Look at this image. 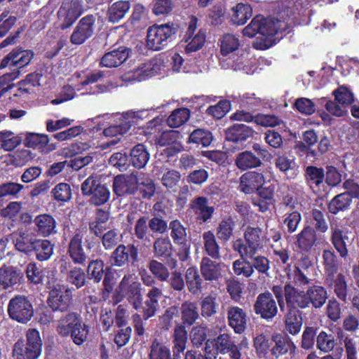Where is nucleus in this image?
Masks as SVG:
<instances>
[{"instance_id": "obj_1", "label": "nucleus", "mask_w": 359, "mask_h": 359, "mask_svg": "<svg viewBox=\"0 0 359 359\" xmlns=\"http://www.w3.org/2000/svg\"><path fill=\"white\" fill-rule=\"evenodd\" d=\"M311 6V0H286L278 18L262 16L261 36L257 39V48L268 49L282 38L276 36L283 32H290V28L300 24L302 15Z\"/></svg>"}, {"instance_id": "obj_2", "label": "nucleus", "mask_w": 359, "mask_h": 359, "mask_svg": "<svg viewBox=\"0 0 359 359\" xmlns=\"http://www.w3.org/2000/svg\"><path fill=\"white\" fill-rule=\"evenodd\" d=\"M271 291L282 312L285 309L298 311L309 309L306 291L299 290L291 283H286L283 285H273Z\"/></svg>"}, {"instance_id": "obj_3", "label": "nucleus", "mask_w": 359, "mask_h": 359, "mask_svg": "<svg viewBox=\"0 0 359 359\" xmlns=\"http://www.w3.org/2000/svg\"><path fill=\"white\" fill-rule=\"evenodd\" d=\"M269 241L260 227L248 225L243 231V238L234 241L232 248L240 256L252 255L262 250Z\"/></svg>"}, {"instance_id": "obj_4", "label": "nucleus", "mask_w": 359, "mask_h": 359, "mask_svg": "<svg viewBox=\"0 0 359 359\" xmlns=\"http://www.w3.org/2000/svg\"><path fill=\"white\" fill-rule=\"evenodd\" d=\"M24 185L11 181L0 184V215L1 217L13 220L22 208V202L10 201L5 207L8 199H18Z\"/></svg>"}, {"instance_id": "obj_5", "label": "nucleus", "mask_w": 359, "mask_h": 359, "mask_svg": "<svg viewBox=\"0 0 359 359\" xmlns=\"http://www.w3.org/2000/svg\"><path fill=\"white\" fill-rule=\"evenodd\" d=\"M181 323H177L174 327L172 337H175L177 346L183 349L187 341V327H191L199 318L197 305L191 301H184L179 308Z\"/></svg>"}, {"instance_id": "obj_6", "label": "nucleus", "mask_w": 359, "mask_h": 359, "mask_svg": "<svg viewBox=\"0 0 359 359\" xmlns=\"http://www.w3.org/2000/svg\"><path fill=\"white\" fill-rule=\"evenodd\" d=\"M178 32V27L173 22L154 25L148 28L146 46L148 49L158 51L173 41Z\"/></svg>"}, {"instance_id": "obj_7", "label": "nucleus", "mask_w": 359, "mask_h": 359, "mask_svg": "<svg viewBox=\"0 0 359 359\" xmlns=\"http://www.w3.org/2000/svg\"><path fill=\"white\" fill-rule=\"evenodd\" d=\"M26 339H18L13 348L15 359H38L42 352V340L39 332L34 328L27 330Z\"/></svg>"}, {"instance_id": "obj_8", "label": "nucleus", "mask_w": 359, "mask_h": 359, "mask_svg": "<svg viewBox=\"0 0 359 359\" xmlns=\"http://www.w3.org/2000/svg\"><path fill=\"white\" fill-rule=\"evenodd\" d=\"M83 13L82 0H62L57 11V28L62 31L70 28Z\"/></svg>"}, {"instance_id": "obj_9", "label": "nucleus", "mask_w": 359, "mask_h": 359, "mask_svg": "<svg viewBox=\"0 0 359 359\" xmlns=\"http://www.w3.org/2000/svg\"><path fill=\"white\" fill-rule=\"evenodd\" d=\"M258 156L251 151H244L239 153L235 159V164L241 170H248L257 168L263 165L262 160L269 161L272 158L271 154L259 143H254L252 146Z\"/></svg>"}, {"instance_id": "obj_10", "label": "nucleus", "mask_w": 359, "mask_h": 359, "mask_svg": "<svg viewBox=\"0 0 359 359\" xmlns=\"http://www.w3.org/2000/svg\"><path fill=\"white\" fill-rule=\"evenodd\" d=\"M111 266L121 268L122 270L135 266L139 262V249L134 243L119 244L111 252L109 257Z\"/></svg>"}, {"instance_id": "obj_11", "label": "nucleus", "mask_w": 359, "mask_h": 359, "mask_svg": "<svg viewBox=\"0 0 359 359\" xmlns=\"http://www.w3.org/2000/svg\"><path fill=\"white\" fill-rule=\"evenodd\" d=\"M74 289L65 285L54 286L48 293L47 304L53 312L65 313L73 305Z\"/></svg>"}, {"instance_id": "obj_12", "label": "nucleus", "mask_w": 359, "mask_h": 359, "mask_svg": "<svg viewBox=\"0 0 359 359\" xmlns=\"http://www.w3.org/2000/svg\"><path fill=\"white\" fill-rule=\"evenodd\" d=\"M168 229L173 243L177 246V256L181 262H185L189 257L191 243L187 232V228L176 219L170 222Z\"/></svg>"}, {"instance_id": "obj_13", "label": "nucleus", "mask_w": 359, "mask_h": 359, "mask_svg": "<svg viewBox=\"0 0 359 359\" xmlns=\"http://www.w3.org/2000/svg\"><path fill=\"white\" fill-rule=\"evenodd\" d=\"M8 313L12 320L20 323H27L34 315L32 304L27 297L16 295L8 302Z\"/></svg>"}, {"instance_id": "obj_14", "label": "nucleus", "mask_w": 359, "mask_h": 359, "mask_svg": "<svg viewBox=\"0 0 359 359\" xmlns=\"http://www.w3.org/2000/svg\"><path fill=\"white\" fill-rule=\"evenodd\" d=\"M34 56L33 50L17 46L0 61V70L4 69L20 71L27 66Z\"/></svg>"}, {"instance_id": "obj_15", "label": "nucleus", "mask_w": 359, "mask_h": 359, "mask_svg": "<svg viewBox=\"0 0 359 359\" xmlns=\"http://www.w3.org/2000/svg\"><path fill=\"white\" fill-rule=\"evenodd\" d=\"M163 296L161 288L152 287L148 290L145 300L143 301L142 297L135 309L140 313L144 320H147L156 315L159 307V302Z\"/></svg>"}, {"instance_id": "obj_16", "label": "nucleus", "mask_w": 359, "mask_h": 359, "mask_svg": "<svg viewBox=\"0 0 359 359\" xmlns=\"http://www.w3.org/2000/svg\"><path fill=\"white\" fill-rule=\"evenodd\" d=\"M95 22L96 18L93 14L81 18L70 35L71 43L80 46L91 38L94 34Z\"/></svg>"}, {"instance_id": "obj_17", "label": "nucleus", "mask_w": 359, "mask_h": 359, "mask_svg": "<svg viewBox=\"0 0 359 359\" xmlns=\"http://www.w3.org/2000/svg\"><path fill=\"white\" fill-rule=\"evenodd\" d=\"M277 304L272 293L266 291L257 295L253 305L254 311L262 319L269 321L278 314Z\"/></svg>"}, {"instance_id": "obj_18", "label": "nucleus", "mask_w": 359, "mask_h": 359, "mask_svg": "<svg viewBox=\"0 0 359 359\" xmlns=\"http://www.w3.org/2000/svg\"><path fill=\"white\" fill-rule=\"evenodd\" d=\"M37 238L38 235L27 228H18L11 234L15 249L26 256L31 255V250Z\"/></svg>"}, {"instance_id": "obj_19", "label": "nucleus", "mask_w": 359, "mask_h": 359, "mask_svg": "<svg viewBox=\"0 0 359 359\" xmlns=\"http://www.w3.org/2000/svg\"><path fill=\"white\" fill-rule=\"evenodd\" d=\"M153 252L156 258L165 261L168 266L175 269L177 266V260L173 255V246L168 237H160L153 243Z\"/></svg>"}, {"instance_id": "obj_20", "label": "nucleus", "mask_w": 359, "mask_h": 359, "mask_svg": "<svg viewBox=\"0 0 359 359\" xmlns=\"http://www.w3.org/2000/svg\"><path fill=\"white\" fill-rule=\"evenodd\" d=\"M143 111H127L122 114V119L118 124L111 125L103 130L106 137H116L126 133L132 126L138 125L142 119L141 114Z\"/></svg>"}, {"instance_id": "obj_21", "label": "nucleus", "mask_w": 359, "mask_h": 359, "mask_svg": "<svg viewBox=\"0 0 359 359\" xmlns=\"http://www.w3.org/2000/svg\"><path fill=\"white\" fill-rule=\"evenodd\" d=\"M83 234L81 231H76L67 246V255L72 262L76 265L84 266L88 262V255L83 245Z\"/></svg>"}, {"instance_id": "obj_22", "label": "nucleus", "mask_w": 359, "mask_h": 359, "mask_svg": "<svg viewBox=\"0 0 359 359\" xmlns=\"http://www.w3.org/2000/svg\"><path fill=\"white\" fill-rule=\"evenodd\" d=\"M255 130L249 126L236 123L229 127L225 131L226 140L236 144L238 147H243L246 141L252 138Z\"/></svg>"}, {"instance_id": "obj_23", "label": "nucleus", "mask_w": 359, "mask_h": 359, "mask_svg": "<svg viewBox=\"0 0 359 359\" xmlns=\"http://www.w3.org/2000/svg\"><path fill=\"white\" fill-rule=\"evenodd\" d=\"M173 342V356H171L170 348L163 343L160 342L157 339H154L150 346V353L149 359H180V353H183L186 347L180 349L176 344L175 337H172Z\"/></svg>"}, {"instance_id": "obj_24", "label": "nucleus", "mask_w": 359, "mask_h": 359, "mask_svg": "<svg viewBox=\"0 0 359 359\" xmlns=\"http://www.w3.org/2000/svg\"><path fill=\"white\" fill-rule=\"evenodd\" d=\"M49 142V137L46 134L27 132L25 134L23 144L26 147L48 154L55 149V145Z\"/></svg>"}, {"instance_id": "obj_25", "label": "nucleus", "mask_w": 359, "mask_h": 359, "mask_svg": "<svg viewBox=\"0 0 359 359\" xmlns=\"http://www.w3.org/2000/svg\"><path fill=\"white\" fill-rule=\"evenodd\" d=\"M24 278V273L17 266L3 264L0 267V285L4 290L20 285Z\"/></svg>"}, {"instance_id": "obj_26", "label": "nucleus", "mask_w": 359, "mask_h": 359, "mask_svg": "<svg viewBox=\"0 0 359 359\" xmlns=\"http://www.w3.org/2000/svg\"><path fill=\"white\" fill-rule=\"evenodd\" d=\"M130 278V275H124L122 280L119 283L118 288L121 291H123L125 293V296L127 298V300L135 309L142 297V286L139 282L136 281L128 284Z\"/></svg>"}, {"instance_id": "obj_27", "label": "nucleus", "mask_w": 359, "mask_h": 359, "mask_svg": "<svg viewBox=\"0 0 359 359\" xmlns=\"http://www.w3.org/2000/svg\"><path fill=\"white\" fill-rule=\"evenodd\" d=\"M131 51V49L126 46H119L106 53L102 57L100 65L109 68L120 66L128 58Z\"/></svg>"}, {"instance_id": "obj_28", "label": "nucleus", "mask_w": 359, "mask_h": 359, "mask_svg": "<svg viewBox=\"0 0 359 359\" xmlns=\"http://www.w3.org/2000/svg\"><path fill=\"white\" fill-rule=\"evenodd\" d=\"M136 175H118L114 178L113 191L117 196L134 195L136 193Z\"/></svg>"}, {"instance_id": "obj_29", "label": "nucleus", "mask_w": 359, "mask_h": 359, "mask_svg": "<svg viewBox=\"0 0 359 359\" xmlns=\"http://www.w3.org/2000/svg\"><path fill=\"white\" fill-rule=\"evenodd\" d=\"M325 285L333 289L337 298L343 302H347L348 284L346 276L342 273L328 277H324Z\"/></svg>"}, {"instance_id": "obj_30", "label": "nucleus", "mask_w": 359, "mask_h": 359, "mask_svg": "<svg viewBox=\"0 0 359 359\" xmlns=\"http://www.w3.org/2000/svg\"><path fill=\"white\" fill-rule=\"evenodd\" d=\"M83 323L81 317L77 312L69 311L63 315L58 320L56 331L61 337H68L72 330L80 327Z\"/></svg>"}, {"instance_id": "obj_31", "label": "nucleus", "mask_w": 359, "mask_h": 359, "mask_svg": "<svg viewBox=\"0 0 359 359\" xmlns=\"http://www.w3.org/2000/svg\"><path fill=\"white\" fill-rule=\"evenodd\" d=\"M264 182L265 178L262 173L249 171L240 177L239 189L245 194H251L263 185Z\"/></svg>"}, {"instance_id": "obj_32", "label": "nucleus", "mask_w": 359, "mask_h": 359, "mask_svg": "<svg viewBox=\"0 0 359 359\" xmlns=\"http://www.w3.org/2000/svg\"><path fill=\"white\" fill-rule=\"evenodd\" d=\"M229 325L237 334L245 332L247 326L248 316L244 309L239 306H229L227 311Z\"/></svg>"}, {"instance_id": "obj_33", "label": "nucleus", "mask_w": 359, "mask_h": 359, "mask_svg": "<svg viewBox=\"0 0 359 359\" xmlns=\"http://www.w3.org/2000/svg\"><path fill=\"white\" fill-rule=\"evenodd\" d=\"M304 177L306 185L316 193L320 190L325 182V170L322 167L309 165L304 170Z\"/></svg>"}, {"instance_id": "obj_34", "label": "nucleus", "mask_w": 359, "mask_h": 359, "mask_svg": "<svg viewBox=\"0 0 359 359\" xmlns=\"http://www.w3.org/2000/svg\"><path fill=\"white\" fill-rule=\"evenodd\" d=\"M295 245L300 251L309 252L316 245L317 241L316 231L310 225H305L302 231L296 235Z\"/></svg>"}, {"instance_id": "obj_35", "label": "nucleus", "mask_w": 359, "mask_h": 359, "mask_svg": "<svg viewBox=\"0 0 359 359\" xmlns=\"http://www.w3.org/2000/svg\"><path fill=\"white\" fill-rule=\"evenodd\" d=\"M272 340L275 342V345L271 350L273 355L278 358L287 353L290 355L294 354L296 346L287 334L277 333L272 337Z\"/></svg>"}, {"instance_id": "obj_36", "label": "nucleus", "mask_w": 359, "mask_h": 359, "mask_svg": "<svg viewBox=\"0 0 359 359\" xmlns=\"http://www.w3.org/2000/svg\"><path fill=\"white\" fill-rule=\"evenodd\" d=\"M306 294L309 309H318L322 308L328 299V293L323 286L313 285L308 287Z\"/></svg>"}, {"instance_id": "obj_37", "label": "nucleus", "mask_w": 359, "mask_h": 359, "mask_svg": "<svg viewBox=\"0 0 359 359\" xmlns=\"http://www.w3.org/2000/svg\"><path fill=\"white\" fill-rule=\"evenodd\" d=\"M191 208L197 215V219L203 222L210 220L215 212V208L208 205V199L205 196H197L193 199Z\"/></svg>"}, {"instance_id": "obj_38", "label": "nucleus", "mask_w": 359, "mask_h": 359, "mask_svg": "<svg viewBox=\"0 0 359 359\" xmlns=\"http://www.w3.org/2000/svg\"><path fill=\"white\" fill-rule=\"evenodd\" d=\"M34 223L36 226V231L38 235L43 237H48L55 234L56 231V221L55 218L49 214H41L37 215Z\"/></svg>"}, {"instance_id": "obj_39", "label": "nucleus", "mask_w": 359, "mask_h": 359, "mask_svg": "<svg viewBox=\"0 0 359 359\" xmlns=\"http://www.w3.org/2000/svg\"><path fill=\"white\" fill-rule=\"evenodd\" d=\"M136 192L139 191L143 199H150L156 191V186L154 180L145 173H137L135 181Z\"/></svg>"}, {"instance_id": "obj_40", "label": "nucleus", "mask_w": 359, "mask_h": 359, "mask_svg": "<svg viewBox=\"0 0 359 359\" xmlns=\"http://www.w3.org/2000/svg\"><path fill=\"white\" fill-rule=\"evenodd\" d=\"M54 252V244L47 239L38 237L31 250V255L34 254L36 259L39 262L48 261Z\"/></svg>"}, {"instance_id": "obj_41", "label": "nucleus", "mask_w": 359, "mask_h": 359, "mask_svg": "<svg viewBox=\"0 0 359 359\" xmlns=\"http://www.w3.org/2000/svg\"><path fill=\"white\" fill-rule=\"evenodd\" d=\"M284 324L286 332L292 335L299 333L302 324V312L290 309H285Z\"/></svg>"}, {"instance_id": "obj_42", "label": "nucleus", "mask_w": 359, "mask_h": 359, "mask_svg": "<svg viewBox=\"0 0 359 359\" xmlns=\"http://www.w3.org/2000/svg\"><path fill=\"white\" fill-rule=\"evenodd\" d=\"M200 271L202 276L208 281H217L222 276L219 264L208 257L202 258L200 263Z\"/></svg>"}, {"instance_id": "obj_43", "label": "nucleus", "mask_w": 359, "mask_h": 359, "mask_svg": "<svg viewBox=\"0 0 359 359\" xmlns=\"http://www.w3.org/2000/svg\"><path fill=\"white\" fill-rule=\"evenodd\" d=\"M348 236L341 229L337 227L332 229L330 241L339 256L343 259H346L348 255Z\"/></svg>"}, {"instance_id": "obj_44", "label": "nucleus", "mask_w": 359, "mask_h": 359, "mask_svg": "<svg viewBox=\"0 0 359 359\" xmlns=\"http://www.w3.org/2000/svg\"><path fill=\"white\" fill-rule=\"evenodd\" d=\"M185 282L189 292L192 294H198L202 291L203 280L196 266H190L186 270Z\"/></svg>"}, {"instance_id": "obj_45", "label": "nucleus", "mask_w": 359, "mask_h": 359, "mask_svg": "<svg viewBox=\"0 0 359 359\" xmlns=\"http://www.w3.org/2000/svg\"><path fill=\"white\" fill-rule=\"evenodd\" d=\"M149 153L143 144H137L130 152V162L133 167L140 169L144 168L149 159Z\"/></svg>"}, {"instance_id": "obj_46", "label": "nucleus", "mask_w": 359, "mask_h": 359, "mask_svg": "<svg viewBox=\"0 0 359 359\" xmlns=\"http://www.w3.org/2000/svg\"><path fill=\"white\" fill-rule=\"evenodd\" d=\"M202 237L205 253L212 259H219L221 257L220 247L213 232L205 231Z\"/></svg>"}, {"instance_id": "obj_47", "label": "nucleus", "mask_w": 359, "mask_h": 359, "mask_svg": "<svg viewBox=\"0 0 359 359\" xmlns=\"http://www.w3.org/2000/svg\"><path fill=\"white\" fill-rule=\"evenodd\" d=\"M178 317L179 307L177 305L168 306L158 317L160 329L163 331H168L175 323H178L176 320Z\"/></svg>"}, {"instance_id": "obj_48", "label": "nucleus", "mask_w": 359, "mask_h": 359, "mask_svg": "<svg viewBox=\"0 0 359 359\" xmlns=\"http://www.w3.org/2000/svg\"><path fill=\"white\" fill-rule=\"evenodd\" d=\"M241 257L249 258L253 273L256 271L259 275L269 276L270 260L268 257L254 253L252 255L240 256Z\"/></svg>"}, {"instance_id": "obj_49", "label": "nucleus", "mask_w": 359, "mask_h": 359, "mask_svg": "<svg viewBox=\"0 0 359 359\" xmlns=\"http://www.w3.org/2000/svg\"><path fill=\"white\" fill-rule=\"evenodd\" d=\"M149 230L148 217L141 216L134 224L133 235L138 241L144 243H149L151 241Z\"/></svg>"}, {"instance_id": "obj_50", "label": "nucleus", "mask_w": 359, "mask_h": 359, "mask_svg": "<svg viewBox=\"0 0 359 359\" xmlns=\"http://www.w3.org/2000/svg\"><path fill=\"white\" fill-rule=\"evenodd\" d=\"M322 257L325 272L324 277L336 275L339 270V262L335 252L332 250H324Z\"/></svg>"}, {"instance_id": "obj_51", "label": "nucleus", "mask_w": 359, "mask_h": 359, "mask_svg": "<svg viewBox=\"0 0 359 359\" xmlns=\"http://www.w3.org/2000/svg\"><path fill=\"white\" fill-rule=\"evenodd\" d=\"M130 4L128 1L114 2L108 9L107 18L109 22L115 23L121 20L128 12Z\"/></svg>"}, {"instance_id": "obj_52", "label": "nucleus", "mask_w": 359, "mask_h": 359, "mask_svg": "<svg viewBox=\"0 0 359 359\" xmlns=\"http://www.w3.org/2000/svg\"><path fill=\"white\" fill-rule=\"evenodd\" d=\"M231 21L237 25H243L251 18L252 9L249 4H238L232 8Z\"/></svg>"}, {"instance_id": "obj_53", "label": "nucleus", "mask_w": 359, "mask_h": 359, "mask_svg": "<svg viewBox=\"0 0 359 359\" xmlns=\"http://www.w3.org/2000/svg\"><path fill=\"white\" fill-rule=\"evenodd\" d=\"M235 222L231 217H225L219 223L216 234L219 241L224 243L229 241L233 236Z\"/></svg>"}, {"instance_id": "obj_54", "label": "nucleus", "mask_w": 359, "mask_h": 359, "mask_svg": "<svg viewBox=\"0 0 359 359\" xmlns=\"http://www.w3.org/2000/svg\"><path fill=\"white\" fill-rule=\"evenodd\" d=\"M351 202L352 199L348 194H339L329 202L327 205L328 210L330 213L337 215L340 211L347 210Z\"/></svg>"}, {"instance_id": "obj_55", "label": "nucleus", "mask_w": 359, "mask_h": 359, "mask_svg": "<svg viewBox=\"0 0 359 359\" xmlns=\"http://www.w3.org/2000/svg\"><path fill=\"white\" fill-rule=\"evenodd\" d=\"M219 41L220 52L224 56L238 50L240 46L238 37L232 34H224L221 36Z\"/></svg>"}, {"instance_id": "obj_56", "label": "nucleus", "mask_w": 359, "mask_h": 359, "mask_svg": "<svg viewBox=\"0 0 359 359\" xmlns=\"http://www.w3.org/2000/svg\"><path fill=\"white\" fill-rule=\"evenodd\" d=\"M190 117V110L182 107L175 109L167 119L168 125L170 128H178L185 123Z\"/></svg>"}, {"instance_id": "obj_57", "label": "nucleus", "mask_w": 359, "mask_h": 359, "mask_svg": "<svg viewBox=\"0 0 359 359\" xmlns=\"http://www.w3.org/2000/svg\"><path fill=\"white\" fill-rule=\"evenodd\" d=\"M167 264H165L156 259H151L148 264V269L151 274L158 280L168 281L170 273Z\"/></svg>"}, {"instance_id": "obj_58", "label": "nucleus", "mask_w": 359, "mask_h": 359, "mask_svg": "<svg viewBox=\"0 0 359 359\" xmlns=\"http://www.w3.org/2000/svg\"><path fill=\"white\" fill-rule=\"evenodd\" d=\"M104 262L101 259H93L88 262L87 273L89 278L98 283L103 278L105 271Z\"/></svg>"}, {"instance_id": "obj_59", "label": "nucleus", "mask_w": 359, "mask_h": 359, "mask_svg": "<svg viewBox=\"0 0 359 359\" xmlns=\"http://www.w3.org/2000/svg\"><path fill=\"white\" fill-rule=\"evenodd\" d=\"M66 281L74 285L76 289H80L86 283V275L83 269L78 266H74L67 273Z\"/></svg>"}, {"instance_id": "obj_60", "label": "nucleus", "mask_w": 359, "mask_h": 359, "mask_svg": "<svg viewBox=\"0 0 359 359\" xmlns=\"http://www.w3.org/2000/svg\"><path fill=\"white\" fill-rule=\"evenodd\" d=\"M116 269H114L111 264L110 266H107L105 268V271L102 278L103 288L102 289V295L104 299L109 297V294L112 292L114 289V285L115 284L116 280Z\"/></svg>"}, {"instance_id": "obj_61", "label": "nucleus", "mask_w": 359, "mask_h": 359, "mask_svg": "<svg viewBox=\"0 0 359 359\" xmlns=\"http://www.w3.org/2000/svg\"><path fill=\"white\" fill-rule=\"evenodd\" d=\"M212 141V133L205 129H196L189 135V142L194 143L202 147L209 146Z\"/></svg>"}, {"instance_id": "obj_62", "label": "nucleus", "mask_w": 359, "mask_h": 359, "mask_svg": "<svg viewBox=\"0 0 359 359\" xmlns=\"http://www.w3.org/2000/svg\"><path fill=\"white\" fill-rule=\"evenodd\" d=\"M302 220V215L297 210H287L283 215V224L287 226L289 233H294Z\"/></svg>"}, {"instance_id": "obj_63", "label": "nucleus", "mask_w": 359, "mask_h": 359, "mask_svg": "<svg viewBox=\"0 0 359 359\" xmlns=\"http://www.w3.org/2000/svg\"><path fill=\"white\" fill-rule=\"evenodd\" d=\"M335 346L334 336L321 331L316 337V347L324 353H328L333 350Z\"/></svg>"}, {"instance_id": "obj_64", "label": "nucleus", "mask_w": 359, "mask_h": 359, "mask_svg": "<svg viewBox=\"0 0 359 359\" xmlns=\"http://www.w3.org/2000/svg\"><path fill=\"white\" fill-rule=\"evenodd\" d=\"M231 107L230 101L222 100L217 104L210 106L207 109L206 113L216 119H220L229 111Z\"/></svg>"}]
</instances>
